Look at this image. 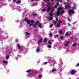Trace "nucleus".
Instances as JSON below:
<instances>
[{
    "mask_svg": "<svg viewBox=\"0 0 79 79\" xmlns=\"http://www.w3.org/2000/svg\"><path fill=\"white\" fill-rule=\"evenodd\" d=\"M9 57L10 56H7L6 57V60H8V59H9Z\"/></svg>",
    "mask_w": 79,
    "mask_h": 79,
    "instance_id": "obj_21",
    "label": "nucleus"
},
{
    "mask_svg": "<svg viewBox=\"0 0 79 79\" xmlns=\"http://www.w3.org/2000/svg\"><path fill=\"white\" fill-rule=\"evenodd\" d=\"M63 64V61H60V63L59 64V65H61Z\"/></svg>",
    "mask_w": 79,
    "mask_h": 79,
    "instance_id": "obj_18",
    "label": "nucleus"
},
{
    "mask_svg": "<svg viewBox=\"0 0 79 79\" xmlns=\"http://www.w3.org/2000/svg\"><path fill=\"white\" fill-rule=\"evenodd\" d=\"M51 1H52V2H53V1H54V0H51Z\"/></svg>",
    "mask_w": 79,
    "mask_h": 79,
    "instance_id": "obj_58",
    "label": "nucleus"
},
{
    "mask_svg": "<svg viewBox=\"0 0 79 79\" xmlns=\"http://www.w3.org/2000/svg\"><path fill=\"white\" fill-rule=\"evenodd\" d=\"M18 39H16V42H17V41H18Z\"/></svg>",
    "mask_w": 79,
    "mask_h": 79,
    "instance_id": "obj_55",
    "label": "nucleus"
},
{
    "mask_svg": "<svg viewBox=\"0 0 79 79\" xmlns=\"http://www.w3.org/2000/svg\"><path fill=\"white\" fill-rule=\"evenodd\" d=\"M21 1H18L16 2V3L17 4H18V3H21Z\"/></svg>",
    "mask_w": 79,
    "mask_h": 79,
    "instance_id": "obj_20",
    "label": "nucleus"
},
{
    "mask_svg": "<svg viewBox=\"0 0 79 79\" xmlns=\"http://www.w3.org/2000/svg\"><path fill=\"white\" fill-rule=\"evenodd\" d=\"M76 5H75L73 6V8H76Z\"/></svg>",
    "mask_w": 79,
    "mask_h": 79,
    "instance_id": "obj_42",
    "label": "nucleus"
},
{
    "mask_svg": "<svg viewBox=\"0 0 79 79\" xmlns=\"http://www.w3.org/2000/svg\"><path fill=\"white\" fill-rule=\"evenodd\" d=\"M52 33H50L49 34V35H50V36H52Z\"/></svg>",
    "mask_w": 79,
    "mask_h": 79,
    "instance_id": "obj_36",
    "label": "nucleus"
},
{
    "mask_svg": "<svg viewBox=\"0 0 79 79\" xmlns=\"http://www.w3.org/2000/svg\"><path fill=\"white\" fill-rule=\"evenodd\" d=\"M53 66H55V65H54V64H53Z\"/></svg>",
    "mask_w": 79,
    "mask_h": 79,
    "instance_id": "obj_60",
    "label": "nucleus"
},
{
    "mask_svg": "<svg viewBox=\"0 0 79 79\" xmlns=\"http://www.w3.org/2000/svg\"><path fill=\"white\" fill-rule=\"evenodd\" d=\"M51 10V12H53V11H54V8H51L50 9V7H48V8L47 9V11L48 12L50 10Z\"/></svg>",
    "mask_w": 79,
    "mask_h": 79,
    "instance_id": "obj_3",
    "label": "nucleus"
},
{
    "mask_svg": "<svg viewBox=\"0 0 79 79\" xmlns=\"http://www.w3.org/2000/svg\"><path fill=\"white\" fill-rule=\"evenodd\" d=\"M36 52H39V51H40V48H39V47H38L37 48V49H36Z\"/></svg>",
    "mask_w": 79,
    "mask_h": 79,
    "instance_id": "obj_10",
    "label": "nucleus"
},
{
    "mask_svg": "<svg viewBox=\"0 0 79 79\" xmlns=\"http://www.w3.org/2000/svg\"><path fill=\"white\" fill-rule=\"evenodd\" d=\"M60 39H63V36H61Z\"/></svg>",
    "mask_w": 79,
    "mask_h": 79,
    "instance_id": "obj_44",
    "label": "nucleus"
},
{
    "mask_svg": "<svg viewBox=\"0 0 79 79\" xmlns=\"http://www.w3.org/2000/svg\"><path fill=\"white\" fill-rule=\"evenodd\" d=\"M56 71V69H53L52 70V71H50L49 73L50 74H52V73H53L54 72H55V71Z\"/></svg>",
    "mask_w": 79,
    "mask_h": 79,
    "instance_id": "obj_6",
    "label": "nucleus"
},
{
    "mask_svg": "<svg viewBox=\"0 0 79 79\" xmlns=\"http://www.w3.org/2000/svg\"><path fill=\"white\" fill-rule=\"evenodd\" d=\"M76 44H73V47H75Z\"/></svg>",
    "mask_w": 79,
    "mask_h": 79,
    "instance_id": "obj_41",
    "label": "nucleus"
},
{
    "mask_svg": "<svg viewBox=\"0 0 79 79\" xmlns=\"http://www.w3.org/2000/svg\"><path fill=\"white\" fill-rule=\"evenodd\" d=\"M77 72L76 70H71V74H72V75H74V74H75V73Z\"/></svg>",
    "mask_w": 79,
    "mask_h": 79,
    "instance_id": "obj_5",
    "label": "nucleus"
},
{
    "mask_svg": "<svg viewBox=\"0 0 79 79\" xmlns=\"http://www.w3.org/2000/svg\"><path fill=\"white\" fill-rule=\"evenodd\" d=\"M58 37V35H54V38H56Z\"/></svg>",
    "mask_w": 79,
    "mask_h": 79,
    "instance_id": "obj_15",
    "label": "nucleus"
},
{
    "mask_svg": "<svg viewBox=\"0 0 79 79\" xmlns=\"http://www.w3.org/2000/svg\"><path fill=\"white\" fill-rule=\"evenodd\" d=\"M57 23V22H56L55 21H54L53 22V24L54 25H55Z\"/></svg>",
    "mask_w": 79,
    "mask_h": 79,
    "instance_id": "obj_16",
    "label": "nucleus"
},
{
    "mask_svg": "<svg viewBox=\"0 0 79 79\" xmlns=\"http://www.w3.org/2000/svg\"><path fill=\"white\" fill-rule=\"evenodd\" d=\"M48 44H50V45H52V41H51L50 40L48 41Z\"/></svg>",
    "mask_w": 79,
    "mask_h": 79,
    "instance_id": "obj_14",
    "label": "nucleus"
},
{
    "mask_svg": "<svg viewBox=\"0 0 79 79\" xmlns=\"http://www.w3.org/2000/svg\"><path fill=\"white\" fill-rule=\"evenodd\" d=\"M17 47H18L19 49H21V47L20 46V44H18L17 45Z\"/></svg>",
    "mask_w": 79,
    "mask_h": 79,
    "instance_id": "obj_11",
    "label": "nucleus"
},
{
    "mask_svg": "<svg viewBox=\"0 0 79 79\" xmlns=\"http://www.w3.org/2000/svg\"><path fill=\"white\" fill-rule=\"evenodd\" d=\"M13 1L14 2H16V0H13Z\"/></svg>",
    "mask_w": 79,
    "mask_h": 79,
    "instance_id": "obj_56",
    "label": "nucleus"
},
{
    "mask_svg": "<svg viewBox=\"0 0 79 79\" xmlns=\"http://www.w3.org/2000/svg\"><path fill=\"white\" fill-rule=\"evenodd\" d=\"M68 21L69 22H70V21H71V20H70V19H69V18H68Z\"/></svg>",
    "mask_w": 79,
    "mask_h": 79,
    "instance_id": "obj_40",
    "label": "nucleus"
},
{
    "mask_svg": "<svg viewBox=\"0 0 79 79\" xmlns=\"http://www.w3.org/2000/svg\"><path fill=\"white\" fill-rule=\"evenodd\" d=\"M31 69L28 70L26 71V73H29V72H31Z\"/></svg>",
    "mask_w": 79,
    "mask_h": 79,
    "instance_id": "obj_28",
    "label": "nucleus"
},
{
    "mask_svg": "<svg viewBox=\"0 0 79 79\" xmlns=\"http://www.w3.org/2000/svg\"><path fill=\"white\" fill-rule=\"evenodd\" d=\"M32 15L33 16H37V15L35 14H33Z\"/></svg>",
    "mask_w": 79,
    "mask_h": 79,
    "instance_id": "obj_35",
    "label": "nucleus"
},
{
    "mask_svg": "<svg viewBox=\"0 0 79 79\" xmlns=\"http://www.w3.org/2000/svg\"><path fill=\"white\" fill-rule=\"evenodd\" d=\"M61 7H59L57 9V11L56 13V16H58L60 15V14L61 13V14H63L64 13V11L63 10L61 11Z\"/></svg>",
    "mask_w": 79,
    "mask_h": 79,
    "instance_id": "obj_1",
    "label": "nucleus"
},
{
    "mask_svg": "<svg viewBox=\"0 0 79 79\" xmlns=\"http://www.w3.org/2000/svg\"><path fill=\"white\" fill-rule=\"evenodd\" d=\"M32 25H33V23L30 24L29 25V26H32Z\"/></svg>",
    "mask_w": 79,
    "mask_h": 79,
    "instance_id": "obj_45",
    "label": "nucleus"
},
{
    "mask_svg": "<svg viewBox=\"0 0 79 79\" xmlns=\"http://www.w3.org/2000/svg\"><path fill=\"white\" fill-rule=\"evenodd\" d=\"M58 23H62V21L60 20L58 21Z\"/></svg>",
    "mask_w": 79,
    "mask_h": 79,
    "instance_id": "obj_32",
    "label": "nucleus"
},
{
    "mask_svg": "<svg viewBox=\"0 0 79 79\" xmlns=\"http://www.w3.org/2000/svg\"><path fill=\"white\" fill-rule=\"evenodd\" d=\"M46 11V10L45 9H44L42 10L43 12H44V11Z\"/></svg>",
    "mask_w": 79,
    "mask_h": 79,
    "instance_id": "obj_37",
    "label": "nucleus"
},
{
    "mask_svg": "<svg viewBox=\"0 0 79 79\" xmlns=\"http://www.w3.org/2000/svg\"><path fill=\"white\" fill-rule=\"evenodd\" d=\"M8 53L9 54H10V52H9Z\"/></svg>",
    "mask_w": 79,
    "mask_h": 79,
    "instance_id": "obj_59",
    "label": "nucleus"
},
{
    "mask_svg": "<svg viewBox=\"0 0 79 79\" xmlns=\"http://www.w3.org/2000/svg\"><path fill=\"white\" fill-rule=\"evenodd\" d=\"M3 63H7V61H5V60H4L3 61Z\"/></svg>",
    "mask_w": 79,
    "mask_h": 79,
    "instance_id": "obj_39",
    "label": "nucleus"
},
{
    "mask_svg": "<svg viewBox=\"0 0 79 79\" xmlns=\"http://www.w3.org/2000/svg\"><path fill=\"white\" fill-rule=\"evenodd\" d=\"M49 63H50V61L49 62Z\"/></svg>",
    "mask_w": 79,
    "mask_h": 79,
    "instance_id": "obj_63",
    "label": "nucleus"
},
{
    "mask_svg": "<svg viewBox=\"0 0 79 79\" xmlns=\"http://www.w3.org/2000/svg\"><path fill=\"white\" fill-rule=\"evenodd\" d=\"M6 3H4L3 5H6Z\"/></svg>",
    "mask_w": 79,
    "mask_h": 79,
    "instance_id": "obj_48",
    "label": "nucleus"
},
{
    "mask_svg": "<svg viewBox=\"0 0 79 79\" xmlns=\"http://www.w3.org/2000/svg\"><path fill=\"white\" fill-rule=\"evenodd\" d=\"M68 44H67V43L64 44V45H65V47H67V46H68Z\"/></svg>",
    "mask_w": 79,
    "mask_h": 79,
    "instance_id": "obj_38",
    "label": "nucleus"
},
{
    "mask_svg": "<svg viewBox=\"0 0 79 79\" xmlns=\"http://www.w3.org/2000/svg\"><path fill=\"white\" fill-rule=\"evenodd\" d=\"M38 63H40V60H39L37 61Z\"/></svg>",
    "mask_w": 79,
    "mask_h": 79,
    "instance_id": "obj_47",
    "label": "nucleus"
},
{
    "mask_svg": "<svg viewBox=\"0 0 79 79\" xmlns=\"http://www.w3.org/2000/svg\"><path fill=\"white\" fill-rule=\"evenodd\" d=\"M38 27L40 28H42V24L40 23H39L38 24Z\"/></svg>",
    "mask_w": 79,
    "mask_h": 79,
    "instance_id": "obj_12",
    "label": "nucleus"
},
{
    "mask_svg": "<svg viewBox=\"0 0 79 79\" xmlns=\"http://www.w3.org/2000/svg\"><path fill=\"white\" fill-rule=\"evenodd\" d=\"M60 23H58L57 24V27H60Z\"/></svg>",
    "mask_w": 79,
    "mask_h": 79,
    "instance_id": "obj_24",
    "label": "nucleus"
},
{
    "mask_svg": "<svg viewBox=\"0 0 79 79\" xmlns=\"http://www.w3.org/2000/svg\"><path fill=\"white\" fill-rule=\"evenodd\" d=\"M43 40V39L42 38H41L39 40L38 42V45H40V44L41 43V42H42Z\"/></svg>",
    "mask_w": 79,
    "mask_h": 79,
    "instance_id": "obj_8",
    "label": "nucleus"
},
{
    "mask_svg": "<svg viewBox=\"0 0 79 79\" xmlns=\"http://www.w3.org/2000/svg\"><path fill=\"white\" fill-rule=\"evenodd\" d=\"M47 41V38H44V42H46Z\"/></svg>",
    "mask_w": 79,
    "mask_h": 79,
    "instance_id": "obj_25",
    "label": "nucleus"
},
{
    "mask_svg": "<svg viewBox=\"0 0 79 79\" xmlns=\"http://www.w3.org/2000/svg\"><path fill=\"white\" fill-rule=\"evenodd\" d=\"M53 27V24H51V25H50V27Z\"/></svg>",
    "mask_w": 79,
    "mask_h": 79,
    "instance_id": "obj_31",
    "label": "nucleus"
},
{
    "mask_svg": "<svg viewBox=\"0 0 79 79\" xmlns=\"http://www.w3.org/2000/svg\"><path fill=\"white\" fill-rule=\"evenodd\" d=\"M48 48H52V46L51 45H48V46H47Z\"/></svg>",
    "mask_w": 79,
    "mask_h": 79,
    "instance_id": "obj_26",
    "label": "nucleus"
},
{
    "mask_svg": "<svg viewBox=\"0 0 79 79\" xmlns=\"http://www.w3.org/2000/svg\"><path fill=\"white\" fill-rule=\"evenodd\" d=\"M19 57H21V56H19V55H18L17 58H16V59L17 60L18 58H19Z\"/></svg>",
    "mask_w": 79,
    "mask_h": 79,
    "instance_id": "obj_19",
    "label": "nucleus"
},
{
    "mask_svg": "<svg viewBox=\"0 0 79 79\" xmlns=\"http://www.w3.org/2000/svg\"><path fill=\"white\" fill-rule=\"evenodd\" d=\"M69 6H68L67 5H66L65 6V8H69Z\"/></svg>",
    "mask_w": 79,
    "mask_h": 79,
    "instance_id": "obj_30",
    "label": "nucleus"
},
{
    "mask_svg": "<svg viewBox=\"0 0 79 79\" xmlns=\"http://www.w3.org/2000/svg\"><path fill=\"white\" fill-rule=\"evenodd\" d=\"M58 1H60V2H62V0H57Z\"/></svg>",
    "mask_w": 79,
    "mask_h": 79,
    "instance_id": "obj_54",
    "label": "nucleus"
},
{
    "mask_svg": "<svg viewBox=\"0 0 79 79\" xmlns=\"http://www.w3.org/2000/svg\"><path fill=\"white\" fill-rule=\"evenodd\" d=\"M33 27H36V25H35V24L34 25Z\"/></svg>",
    "mask_w": 79,
    "mask_h": 79,
    "instance_id": "obj_46",
    "label": "nucleus"
},
{
    "mask_svg": "<svg viewBox=\"0 0 79 79\" xmlns=\"http://www.w3.org/2000/svg\"><path fill=\"white\" fill-rule=\"evenodd\" d=\"M47 63H48V62H45L43 63V64H44V65H45L47 64Z\"/></svg>",
    "mask_w": 79,
    "mask_h": 79,
    "instance_id": "obj_29",
    "label": "nucleus"
},
{
    "mask_svg": "<svg viewBox=\"0 0 79 79\" xmlns=\"http://www.w3.org/2000/svg\"><path fill=\"white\" fill-rule=\"evenodd\" d=\"M42 77V75H38V77L40 78Z\"/></svg>",
    "mask_w": 79,
    "mask_h": 79,
    "instance_id": "obj_33",
    "label": "nucleus"
},
{
    "mask_svg": "<svg viewBox=\"0 0 79 79\" xmlns=\"http://www.w3.org/2000/svg\"><path fill=\"white\" fill-rule=\"evenodd\" d=\"M74 10L73 9H71L70 10H69V15H71V14H74Z\"/></svg>",
    "mask_w": 79,
    "mask_h": 79,
    "instance_id": "obj_4",
    "label": "nucleus"
},
{
    "mask_svg": "<svg viewBox=\"0 0 79 79\" xmlns=\"http://www.w3.org/2000/svg\"><path fill=\"white\" fill-rule=\"evenodd\" d=\"M35 0V1H38V0Z\"/></svg>",
    "mask_w": 79,
    "mask_h": 79,
    "instance_id": "obj_61",
    "label": "nucleus"
},
{
    "mask_svg": "<svg viewBox=\"0 0 79 79\" xmlns=\"http://www.w3.org/2000/svg\"><path fill=\"white\" fill-rule=\"evenodd\" d=\"M68 25L69 26H70V24H69L68 23Z\"/></svg>",
    "mask_w": 79,
    "mask_h": 79,
    "instance_id": "obj_57",
    "label": "nucleus"
},
{
    "mask_svg": "<svg viewBox=\"0 0 79 79\" xmlns=\"http://www.w3.org/2000/svg\"><path fill=\"white\" fill-rule=\"evenodd\" d=\"M25 21L28 24H30V23H34L35 21L34 20H31V21L29 20L27 18H26L25 19Z\"/></svg>",
    "mask_w": 79,
    "mask_h": 79,
    "instance_id": "obj_2",
    "label": "nucleus"
},
{
    "mask_svg": "<svg viewBox=\"0 0 79 79\" xmlns=\"http://www.w3.org/2000/svg\"><path fill=\"white\" fill-rule=\"evenodd\" d=\"M58 32L60 34H62V31H61V30H60Z\"/></svg>",
    "mask_w": 79,
    "mask_h": 79,
    "instance_id": "obj_22",
    "label": "nucleus"
},
{
    "mask_svg": "<svg viewBox=\"0 0 79 79\" xmlns=\"http://www.w3.org/2000/svg\"><path fill=\"white\" fill-rule=\"evenodd\" d=\"M69 41H67L66 44L68 45V44H69Z\"/></svg>",
    "mask_w": 79,
    "mask_h": 79,
    "instance_id": "obj_53",
    "label": "nucleus"
},
{
    "mask_svg": "<svg viewBox=\"0 0 79 79\" xmlns=\"http://www.w3.org/2000/svg\"><path fill=\"white\" fill-rule=\"evenodd\" d=\"M69 41H67L66 44L68 45V44H69Z\"/></svg>",
    "mask_w": 79,
    "mask_h": 79,
    "instance_id": "obj_52",
    "label": "nucleus"
},
{
    "mask_svg": "<svg viewBox=\"0 0 79 79\" xmlns=\"http://www.w3.org/2000/svg\"><path fill=\"white\" fill-rule=\"evenodd\" d=\"M28 36L29 35H30V34L28 32H26L25 33Z\"/></svg>",
    "mask_w": 79,
    "mask_h": 79,
    "instance_id": "obj_27",
    "label": "nucleus"
},
{
    "mask_svg": "<svg viewBox=\"0 0 79 79\" xmlns=\"http://www.w3.org/2000/svg\"><path fill=\"white\" fill-rule=\"evenodd\" d=\"M23 51H24L25 53H27V52L28 51V50L26 48L23 49Z\"/></svg>",
    "mask_w": 79,
    "mask_h": 79,
    "instance_id": "obj_9",
    "label": "nucleus"
},
{
    "mask_svg": "<svg viewBox=\"0 0 79 79\" xmlns=\"http://www.w3.org/2000/svg\"><path fill=\"white\" fill-rule=\"evenodd\" d=\"M79 66V63H78L77 65H76V66Z\"/></svg>",
    "mask_w": 79,
    "mask_h": 79,
    "instance_id": "obj_43",
    "label": "nucleus"
},
{
    "mask_svg": "<svg viewBox=\"0 0 79 79\" xmlns=\"http://www.w3.org/2000/svg\"><path fill=\"white\" fill-rule=\"evenodd\" d=\"M49 15H50V16H51V17H49V20H52V14L51 13H49Z\"/></svg>",
    "mask_w": 79,
    "mask_h": 79,
    "instance_id": "obj_7",
    "label": "nucleus"
},
{
    "mask_svg": "<svg viewBox=\"0 0 79 79\" xmlns=\"http://www.w3.org/2000/svg\"><path fill=\"white\" fill-rule=\"evenodd\" d=\"M69 35V34L68 33V32H67L66 33H65V36H68V35Z\"/></svg>",
    "mask_w": 79,
    "mask_h": 79,
    "instance_id": "obj_17",
    "label": "nucleus"
},
{
    "mask_svg": "<svg viewBox=\"0 0 79 79\" xmlns=\"http://www.w3.org/2000/svg\"><path fill=\"white\" fill-rule=\"evenodd\" d=\"M59 5V3H58V2H57L56 3V6L55 7V8H57V6H58Z\"/></svg>",
    "mask_w": 79,
    "mask_h": 79,
    "instance_id": "obj_13",
    "label": "nucleus"
},
{
    "mask_svg": "<svg viewBox=\"0 0 79 79\" xmlns=\"http://www.w3.org/2000/svg\"><path fill=\"white\" fill-rule=\"evenodd\" d=\"M76 22H74L73 23V24H76Z\"/></svg>",
    "mask_w": 79,
    "mask_h": 79,
    "instance_id": "obj_49",
    "label": "nucleus"
},
{
    "mask_svg": "<svg viewBox=\"0 0 79 79\" xmlns=\"http://www.w3.org/2000/svg\"><path fill=\"white\" fill-rule=\"evenodd\" d=\"M35 5L36 6H37V5H38V4H37V3H35Z\"/></svg>",
    "mask_w": 79,
    "mask_h": 79,
    "instance_id": "obj_51",
    "label": "nucleus"
},
{
    "mask_svg": "<svg viewBox=\"0 0 79 79\" xmlns=\"http://www.w3.org/2000/svg\"><path fill=\"white\" fill-rule=\"evenodd\" d=\"M78 46H79V44H78Z\"/></svg>",
    "mask_w": 79,
    "mask_h": 79,
    "instance_id": "obj_64",
    "label": "nucleus"
},
{
    "mask_svg": "<svg viewBox=\"0 0 79 79\" xmlns=\"http://www.w3.org/2000/svg\"><path fill=\"white\" fill-rule=\"evenodd\" d=\"M62 68L61 67H59V70L61 71V70Z\"/></svg>",
    "mask_w": 79,
    "mask_h": 79,
    "instance_id": "obj_34",
    "label": "nucleus"
},
{
    "mask_svg": "<svg viewBox=\"0 0 79 79\" xmlns=\"http://www.w3.org/2000/svg\"><path fill=\"white\" fill-rule=\"evenodd\" d=\"M31 0V1H34V0Z\"/></svg>",
    "mask_w": 79,
    "mask_h": 79,
    "instance_id": "obj_62",
    "label": "nucleus"
},
{
    "mask_svg": "<svg viewBox=\"0 0 79 79\" xmlns=\"http://www.w3.org/2000/svg\"><path fill=\"white\" fill-rule=\"evenodd\" d=\"M39 21H37L35 22V24L36 25H38L39 24Z\"/></svg>",
    "mask_w": 79,
    "mask_h": 79,
    "instance_id": "obj_23",
    "label": "nucleus"
},
{
    "mask_svg": "<svg viewBox=\"0 0 79 79\" xmlns=\"http://www.w3.org/2000/svg\"><path fill=\"white\" fill-rule=\"evenodd\" d=\"M58 18H56V21H58Z\"/></svg>",
    "mask_w": 79,
    "mask_h": 79,
    "instance_id": "obj_50",
    "label": "nucleus"
}]
</instances>
